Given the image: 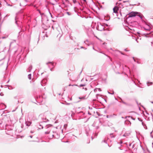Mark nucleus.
<instances>
[{
    "label": "nucleus",
    "instance_id": "obj_1",
    "mask_svg": "<svg viewBox=\"0 0 153 153\" xmlns=\"http://www.w3.org/2000/svg\"><path fill=\"white\" fill-rule=\"evenodd\" d=\"M138 22L135 21H134L129 23L128 25L126 28L127 30H128L131 33H133L135 29L138 26Z\"/></svg>",
    "mask_w": 153,
    "mask_h": 153
},
{
    "label": "nucleus",
    "instance_id": "obj_2",
    "mask_svg": "<svg viewBox=\"0 0 153 153\" xmlns=\"http://www.w3.org/2000/svg\"><path fill=\"white\" fill-rule=\"evenodd\" d=\"M47 128H49L50 130L49 131H47L45 132V134H49V137L50 138H52L53 137V130L51 129L52 128L51 127H50L49 126L47 125Z\"/></svg>",
    "mask_w": 153,
    "mask_h": 153
},
{
    "label": "nucleus",
    "instance_id": "obj_3",
    "mask_svg": "<svg viewBox=\"0 0 153 153\" xmlns=\"http://www.w3.org/2000/svg\"><path fill=\"white\" fill-rule=\"evenodd\" d=\"M97 28L99 30L102 31L104 30V26L102 25L101 23H98Z\"/></svg>",
    "mask_w": 153,
    "mask_h": 153
},
{
    "label": "nucleus",
    "instance_id": "obj_4",
    "mask_svg": "<svg viewBox=\"0 0 153 153\" xmlns=\"http://www.w3.org/2000/svg\"><path fill=\"white\" fill-rule=\"evenodd\" d=\"M138 14V13L137 12H132L128 14V17H133L135 16L136 15Z\"/></svg>",
    "mask_w": 153,
    "mask_h": 153
},
{
    "label": "nucleus",
    "instance_id": "obj_5",
    "mask_svg": "<svg viewBox=\"0 0 153 153\" xmlns=\"http://www.w3.org/2000/svg\"><path fill=\"white\" fill-rule=\"evenodd\" d=\"M53 138H58L59 137V135L56 132H54L53 131Z\"/></svg>",
    "mask_w": 153,
    "mask_h": 153
},
{
    "label": "nucleus",
    "instance_id": "obj_6",
    "mask_svg": "<svg viewBox=\"0 0 153 153\" xmlns=\"http://www.w3.org/2000/svg\"><path fill=\"white\" fill-rule=\"evenodd\" d=\"M47 82V80L46 79H43L41 82V84L43 86L46 84Z\"/></svg>",
    "mask_w": 153,
    "mask_h": 153
},
{
    "label": "nucleus",
    "instance_id": "obj_7",
    "mask_svg": "<svg viewBox=\"0 0 153 153\" xmlns=\"http://www.w3.org/2000/svg\"><path fill=\"white\" fill-rule=\"evenodd\" d=\"M118 9V8L116 6V7H114L113 8L114 13H117Z\"/></svg>",
    "mask_w": 153,
    "mask_h": 153
},
{
    "label": "nucleus",
    "instance_id": "obj_8",
    "mask_svg": "<svg viewBox=\"0 0 153 153\" xmlns=\"http://www.w3.org/2000/svg\"><path fill=\"white\" fill-rule=\"evenodd\" d=\"M31 123L30 121H26L25 125L27 126H30Z\"/></svg>",
    "mask_w": 153,
    "mask_h": 153
},
{
    "label": "nucleus",
    "instance_id": "obj_9",
    "mask_svg": "<svg viewBox=\"0 0 153 153\" xmlns=\"http://www.w3.org/2000/svg\"><path fill=\"white\" fill-rule=\"evenodd\" d=\"M97 91H101V90L100 89V88H96L94 90V91L95 92H96Z\"/></svg>",
    "mask_w": 153,
    "mask_h": 153
},
{
    "label": "nucleus",
    "instance_id": "obj_10",
    "mask_svg": "<svg viewBox=\"0 0 153 153\" xmlns=\"http://www.w3.org/2000/svg\"><path fill=\"white\" fill-rule=\"evenodd\" d=\"M32 69V66H30L27 70V71L28 72H30Z\"/></svg>",
    "mask_w": 153,
    "mask_h": 153
},
{
    "label": "nucleus",
    "instance_id": "obj_11",
    "mask_svg": "<svg viewBox=\"0 0 153 153\" xmlns=\"http://www.w3.org/2000/svg\"><path fill=\"white\" fill-rule=\"evenodd\" d=\"M48 64H50V65H48V66H49V67H51V65H52V66H53V63L52 62H48L47 63V64L48 65Z\"/></svg>",
    "mask_w": 153,
    "mask_h": 153
},
{
    "label": "nucleus",
    "instance_id": "obj_12",
    "mask_svg": "<svg viewBox=\"0 0 153 153\" xmlns=\"http://www.w3.org/2000/svg\"><path fill=\"white\" fill-rule=\"evenodd\" d=\"M79 98L80 99H81V100H85V99H86V98H85V96H84V97H79Z\"/></svg>",
    "mask_w": 153,
    "mask_h": 153
},
{
    "label": "nucleus",
    "instance_id": "obj_13",
    "mask_svg": "<svg viewBox=\"0 0 153 153\" xmlns=\"http://www.w3.org/2000/svg\"><path fill=\"white\" fill-rule=\"evenodd\" d=\"M153 84V83L152 82H147V85L148 86H149L150 85H152Z\"/></svg>",
    "mask_w": 153,
    "mask_h": 153
},
{
    "label": "nucleus",
    "instance_id": "obj_14",
    "mask_svg": "<svg viewBox=\"0 0 153 153\" xmlns=\"http://www.w3.org/2000/svg\"><path fill=\"white\" fill-rule=\"evenodd\" d=\"M130 134V133H125L123 135V136L124 137H126L128 136Z\"/></svg>",
    "mask_w": 153,
    "mask_h": 153
},
{
    "label": "nucleus",
    "instance_id": "obj_15",
    "mask_svg": "<svg viewBox=\"0 0 153 153\" xmlns=\"http://www.w3.org/2000/svg\"><path fill=\"white\" fill-rule=\"evenodd\" d=\"M28 78L29 79H30L31 78V74H29L28 75Z\"/></svg>",
    "mask_w": 153,
    "mask_h": 153
},
{
    "label": "nucleus",
    "instance_id": "obj_16",
    "mask_svg": "<svg viewBox=\"0 0 153 153\" xmlns=\"http://www.w3.org/2000/svg\"><path fill=\"white\" fill-rule=\"evenodd\" d=\"M150 27L149 26H147V29H146V30H149L150 29Z\"/></svg>",
    "mask_w": 153,
    "mask_h": 153
},
{
    "label": "nucleus",
    "instance_id": "obj_17",
    "mask_svg": "<svg viewBox=\"0 0 153 153\" xmlns=\"http://www.w3.org/2000/svg\"><path fill=\"white\" fill-rule=\"evenodd\" d=\"M142 124L143 125V126L144 127V128H145V126L146 127V125L143 122H142Z\"/></svg>",
    "mask_w": 153,
    "mask_h": 153
},
{
    "label": "nucleus",
    "instance_id": "obj_18",
    "mask_svg": "<svg viewBox=\"0 0 153 153\" xmlns=\"http://www.w3.org/2000/svg\"><path fill=\"white\" fill-rule=\"evenodd\" d=\"M85 86V85L84 84H81L79 86L80 87H81L84 86Z\"/></svg>",
    "mask_w": 153,
    "mask_h": 153
},
{
    "label": "nucleus",
    "instance_id": "obj_19",
    "mask_svg": "<svg viewBox=\"0 0 153 153\" xmlns=\"http://www.w3.org/2000/svg\"><path fill=\"white\" fill-rule=\"evenodd\" d=\"M39 126H41L40 127H39V128L40 129L42 128H43V126H42L41 125H40Z\"/></svg>",
    "mask_w": 153,
    "mask_h": 153
},
{
    "label": "nucleus",
    "instance_id": "obj_20",
    "mask_svg": "<svg viewBox=\"0 0 153 153\" xmlns=\"http://www.w3.org/2000/svg\"><path fill=\"white\" fill-rule=\"evenodd\" d=\"M15 21H15V22H16V24H17V21H16V19H17L16 17H15Z\"/></svg>",
    "mask_w": 153,
    "mask_h": 153
},
{
    "label": "nucleus",
    "instance_id": "obj_21",
    "mask_svg": "<svg viewBox=\"0 0 153 153\" xmlns=\"http://www.w3.org/2000/svg\"><path fill=\"white\" fill-rule=\"evenodd\" d=\"M74 3L75 4L76 2V0H74L73 1Z\"/></svg>",
    "mask_w": 153,
    "mask_h": 153
},
{
    "label": "nucleus",
    "instance_id": "obj_22",
    "mask_svg": "<svg viewBox=\"0 0 153 153\" xmlns=\"http://www.w3.org/2000/svg\"><path fill=\"white\" fill-rule=\"evenodd\" d=\"M102 142H104V143H106V141L105 140H103V141H102Z\"/></svg>",
    "mask_w": 153,
    "mask_h": 153
},
{
    "label": "nucleus",
    "instance_id": "obj_23",
    "mask_svg": "<svg viewBox=\"0 0 153 153\" xmlns=\"http://www.w3.org/2000/svg\"><path fill=\"white\" fill-rule=\"evenodd\" d=\"M0 95H1V96H3V95H4V94H3V93H0Z\"/></svg>",
    "mask_w": 153,
    "mask_h": 153
},
{
    "label": "nucleus",
    "instance_id": "obj_24",
    "mask_svg": "<svg viewBox=\"0 0 153 153\" xmlns=\"http://www.w3.org/2000/svg\"><path fill=\"white\" fill-rule=\"evenodd\" d=\"M121 102L123 103L124 104H126V103L124 102H123V101L122 100V101Z\"/></svg>",
    "mask_w": 153,
    "mask_h": 153
},
{
    "label": "nucleus",
    "instance_id": "obj_25",
    "mask_svg": "<svg viewBox=\"0 0 153 153\" xmlns=\"http://www.w3.org/2000/svg\"><path fill=\"white\" fill-rule=\"evenodd\" d=\"M131 118L132 120H135V118H133V117H131Z\"/></svg>",
    "mask_w": 153,
    "mask_h": 153
},
{
    "label": "nucleus",
    "instance_id": "obj_26",
    "mask_svg": "<svg viewBox=\"0 0 153 153\" xmlns=\"http://www.w3.org/2000/svg\"><path fill=\"white\" fill-rule=\"evenodd\" d=\"M71 85L73 86H74V85H71V84H70V85H69V86H71Z\"/></svg>",
    "mask_w": 153,
    "mask_h": 153
},
{
    "label": "nucleus",
    "instance_id": "obj_27",
    "mask_svg": "<svg viewBox=\"0 0 153 153\" xmlns=\"http://www.w3.org/2000/svg\"><path fill=\"white\" fill-rule=\"evenodd\" d=\"M33 136L32 135H30L29 136V137L31 138H32L33 137Z\"/></svg>",
    "mask_w": 153,
    "mask_h": 153
},
{
    "label": "nucleus",
    "instance_id": "obj_28",
    "mask_svg": "<svg viewBox=\"0 0 153 153\" xmlns=\"http://www.w3.org/2000/svg\"><path fill=\"white\" fill-rule=\"evenodd\" d=\"M109 94H114V92H113V93H111V94L110 92H108Z\"/></svg>",
    "mask_w": 153,
    "mask_h": 153
},
{
    "label": "nucleus",
    "instance_id": "obj_29",
    "mask_svg": "<svg viewBox=\"0 0 153 153\" xmlns=\"http://www.w3.org/2000/svg\"><path fill=\"white\" fill-rule=\"evenodd\" d=\"M33 132H33V131H30V132H31V133H33Z\"/></svg>",
    "mask_w": 153,
    "mask_h": 153
},
{
    "label": "nucleus",
    "instance_id": "obj_30",
    "mask_svg": "<svg viewBox=\"0 0 153 153\" xmlns=\"http://www.w3.org/2000/svg\"><path fill=\"white\" fill-rule=\"evenodd\" d=\"M133 59L134 60V62H135L136 61L134 57H133Z\"/></svg>",
    "mask_w": 153,
    "mask_h": 153
},
{
    "label": "nucleus",
    "instance_id": "obj_31",
    "mask_svg": "<svg viewBox=\"0 0 153 153\" xmlns=\"http://www.w3.org/2000/svg\"><path fill=\"white\" fill-rule=\"evenodd\" d=\"M150 39H152V40H153V38H151Z\"/></svg>",
    "mask_w": 153,
    "mask_h": 153
},
{
    "label": "nucleus",
    "instance_id": "obj_32",
    "mask_svg": "<svg viewBox=\"0 0 153 153\" xmlns=\"http://www.w3.org/2000/svg\"><path fill=\"white\" fill-rule=\"evenodd\" d=\"M124 50L125 51H127L126 50V49H124Z\"/></svg>",
    "mask_w": 153,
    "mask_h": 153
},
{
    "label": "nucleus",
    "instance_id": "obj_33",
    "mask_svg": "<svg viewBox=\"0 0 153 153\" xmlns=\"http://www.w3.org/2000/svg\"><path fill=\"white\" fill-rule=\"evenodd\" d=\"M127 2V1H123V2L124 3H125V2Z\"/></svg>",
    "mask_w": 153,
    "mask_h": 153
},
{
    "label": "nucleus",
    "instance_id": "obj_34",
    "mask_svg": "<svg viewBox=\"0 0 153 153\" xmlns=\"http://www.w3.org/2000/svg\"><path fill=\"white\" fill-rule=\"evenodd\" d=\"M120 143L121 144L122 143V141H120Z\"/></svg>",
    "mask_w": 153,
    "mask_h": 153
},
{
    "label": "nucleus",
    "instance_id": "obj_35",
    "mask_svg": "<svg viewBox=\"0 0 153 153\" xmlns=\"http://www.w3.org/2000/svg\"><path fill=\"white\" fill-rule=\"evenodd\" d=\"M83 1H86V0H83Z\"/></svg>",
    "mask_w": 153,
    "mask_h": 153
},
{
    "label": "nucleus",
    "instance_id": "obj_36",
    "mask_svg": "<svg viewBox=\"0 0 153 153\" xmlns=\"http://www.w3.org/2000/svg\"><path fill=\"white\" fill-rule=\"evenodd\" d=\"M140 16V17L141 19L142 18V17H141V16Z\"/></svg>",
    "mask_w": 153,
    "mask_h": 153
},
{
    "label": "nucleus",
    "instance_id": "obj_37",
    "mask_svg": "<svg viewBox=\"0 0 153 153\" xmlns=\"http://www.w3.org/2000/svg\"><path fill=\"white\" fill-rule=\"evenodd\" d=\"M151 43L152 44H153V43L152 42H151Z\"/></svg>",
    "mask_w": 153,
    "mask_h": 153
},
{
    "label": "nucleus",
    "instance_id": "obj_38",
    "mask_svg": "<svg viewBox=\"0 0 153 153\" xmlns=\"http://www.w3.org/2000/svg\"><path fill=\"white\" fill-rule=\"evenodd\" d=\"M96 128H97V129H98V127H97Z\"/></svg>",
    "mask_w": 153,
    "mask_h": 153
},
{
    "label": "nucleus",
    "instance_id": "obj_39",
    "mask_svg": "<svg viewBox=\"0 0 153 153\" xmlns=\"http://www.w3.org/2000/svg\"><path fill=\"white\" fill-rule=\"evenodd\" d=\"M46 36L47 37H48V36L47 35H46Z\"/></svg>",
    "mask_w": 153,
    "mask_h": 153
},
{
    "label": "nucleus",
    "instance_id": "obj_40",
    "mask_svg": "<svg viewBox=\"0 0 153 153\" xmlns=\"http://www.w3.org/2000/svg\"><path fill=\"white\" fill-rule=\"evenodd\" d=\"M12 43V42L10 43V46L11 45V44Z\"/></svg>",
    "mask_w": 153,
    "mask_h": 153
},
{
    "label": "nucleus",
    "instance_id": "obj_41",
    "mask_svg": "<svg viewBox=\"0 0 153 153\" xmlns=\"http://www.w3.org/2000/svg\"><path fill=\"white\" fill-rule=\"evenodd\" d=\"M81 48H83V47H81Z\"/></svg>",
    "mask_w": 153,
    "mask_h": 153
},
{
    "label": "nucleus",
    "instance_id": "obj_42",
    "mask_svg": "<svg viewBox=\"0 0 153 153\" xmlns=\"http://www.w3.org/2000/svg\"><path fill=\"white\" fill-rule=\"evenodd\" d=\"M67 13H68V15H69V13H68V12H67Z\"/></svg>",
    "mask_w": 153,
    "mask_h": 153
},
{
    "label": "nucleus",
    "instance_id": "obj_43",
    "mask_svg": "<svg viewBox=\"0 0 153 153\" xmlns=\"http://www.w3.org/2000/svg\"><path fill=\"white\" fill-rule=\"evenodd\" d=\"M136 41L137 42H137V39H136Z\"/></svg>",
    "mask_w": 153,
    "mask_h": 153
},
{
    "label": "nucleus",
    "instance_id": "obj_44",
    "mask_svg": "<svg viewBox=\"0 0 153 153\" xmlns=\"http://www.w3.org/2000/svg\"><path fill=\"white\" fill-rule=\"evenodd\" d=\"M121 53V54H123L122 53Z\"/></svg>",
    "mask_w": 153,
    "mask_h": 153
},
{
    "label": "nucleus",
    "instance_id": "obj_45",
    "mask_svg": "<svg viewBox=\"0 0 153 153\" xmlns=\"http://www.w3.org/2000/svg\"><path fill=\"white\" fill-rule=\"evenodd\" d=\"M4 38H5V37H3V38H2L4 39Z\"/></svg>",
    "mask_w": 153,
    "mask_h": 153
},
{
    "label": "nucleus",
    "instance_id": "obj_46",
    "mask_svg": "<svg viewBox=\"0 0 153 153\" xmlns=\"http://www.w3.org/2000/svg\"><path fill=\"white\" fill-rule=\"evenodd\" d=\"M152 103H153V102H152Z\"/></svg>",
    "mask_w": 153,
    "mask_h": 153
},
{
    "label": "nucleus",
    "instance_id": "obj_47",
    "mask_svg": "<svg viewBox=\"0 0 153 153\" xmlns=\"http://www.w3.org/2000/svg\"><path fill=\"white\" fill-rule=\"evenodd\" d=\"M86 41H87V42H88V40H86Z\"/></svg>",
    "mask_w": 153,
    "mask_h": 153
},
{
    "label": "nucleus",
    "instance_id": "obj_48",
    "mask_svg": "<svg viewBox=\"0 0 153 153\" xmlns=\"http://www.w3.org/2000/svg\"><path fill=\"white\" fill-rule=\"evenodd\" d=\"M93 49H94V47H93Z\"/></svg>",
    "mask_w": 153,
    "mask_h": 153
},
{
    "label": "nucleus",
    "instance_id": "obj_49",
    "mask_svg": "<svg viewBox=\"0 0 153 153\" xmlns=\"http://www.w3.org/2000/svg\"><path fill=\"white\" fill-rule=\"evenodd\" d=\"M21 127H22V126H21Z\"/></svg>",
    "mask_w": 153,
    "mask_h": 153
}]
</instances>
